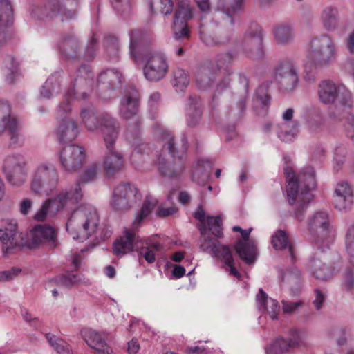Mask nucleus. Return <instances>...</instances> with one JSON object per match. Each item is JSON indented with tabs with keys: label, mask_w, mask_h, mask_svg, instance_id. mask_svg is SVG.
Returning <instances> with one entry per match:
<instances>
[{
	"label": "nucleus",
	"mask_w": 354,
	"mask_h": 354,
	"mask_svg": "<svg viewBox=\"0 0 354 354\" xmlns=\"http://www.w3.org/2000/svg\"><path fill=\"white\" fill-rule=\"evenodd\" d=\"M32 17L39 19L53 18L58 14L62 15V20L73 19L76 16L75 10L62 8L59 0H46L44 5H32L30 8Z\"/></svg>",
	"instance_id": "18"
},
{
	"label": "nucleus",
	"mask_w": 354,
	"mask_h": 354,
	"mask_svg": "<svg viewBox=\"0 0 354 354\" xmlns=\"http://www.w3.org/2000/svg\"><path fill=\"white\" fill-rule=\"evenodd\" d=\"M19 272L20 270L18 268H12L9 270L0 272V281L10 279L14 276L17 275Z\"/></svg>",
	"instance_id": "61"
},
{
	"label": "nucleus",
	"mask_w": 354,
	"mask_h": 354,
	"mask_svg": "<svg viewBox=\"0 0 354 354\" xmlns=\"http://www.w3.org/2000/svg\"><path fill=\"white\" fill-rule=\"evenodd\" d=\"M140 198L138 189L133 185L122 183L113 191L111 205L115 210L125 211L136 205Z\"/></svg>",
	"instance_id": "17"
},
{
	"label": "nucleus",
	"mask_w": 354,
	"mask_h": 354,
	"mask_svg": "<svg viewBox=\"0 0 354 354\" xmlns=\"http://www.w3.org/2000/svg\"><path fill=\"white\" fill-rule=\"evenodd\" d=\"M2 169L10 185L20 187L27 179L28 160L21 154L8 155L3 160Z\"/></svg>",
	"instance_id": "13"
},
{
	"label": "nucleus",
	"mask_w": 354,
	"mask_h": 354,
	"mask_svg": "<svg viewBox=\"0 0 354 354\" xmlns=\"http://www.w3.org/2000/svg\"><path fill=\"white\" fill-rule=\"evenodd\" d=\"M186 114L189 126L194 127L199 122L201 117V109L200 100L198 97L194 96L189 98L186 107Z\"/></svg>",
	"instance_id": "36"
},
{
	"label": "nucleus",
	"mask_w": 354,
	"mask_h": 354,
	"mask_svg": "<svg viewBox=\"0 0 354 354\" xmlns=\"http://www.w3.org/2000/svg\"><path fill=\"white\" fill-rule=\"evenodd\" d=\"M256 302L259 310L266 311L272 319L278 318L280 311V306L278 301L268 297V295L262 289H259V292L256 295Z\"/></svg>",
	"instance_id": "28"
},
{
	"label": "nucleus",
	"mask_w": 354,
	"mask_h": 354,
	"mask_svg": "<svg viewBox=\"0 0 354 354\" xmlns=\"http://www.w3.org/2000/svg\"><path fill=\"white\" fill-rule=\"evenodd\" d=\"M59 47L63 56L68 59L75 57L78 48V42L73 37H67L61 41Z\"/></svg>",
	"instance_id": "45"
},
{
	"label": "nucleus",
	"mask_w": 354,
	"mask_h": 354,
	"mask_svg": "<svg viewBox=\"0 0 354 354\" xmlns=\"http://www.w3.org/2000/svg\"><path fill=\"white\" fill-rule=\"evenodd\" d=\"M13 116L10 105L7 102H0V136L6 131V127Z\"/></svg>",
	"instance_id": "47"
},
{
	"label": "nucleus",
	"mask_w": 354,
	"mask_h": 354,
	"mask_svg": "<svg viewBox=\"0 0 354 354\" xmlns=\"http://www.w3.org/2000/svg\"><path fill=\"white\" fill-rule=\"evenodd\" d=\"M99 167L97 164H93L90 167H88L82 174L79 181L77 183H87L93 181L98 172ZM81 187V185H80Z\"/></svg>",
	"instance_id": "52"
},
{
	"label": "nucleus",
	"mask_w": 354,
	"mask_h": 354,
	"mask_svg": "<svg viewBox=\"0 0 354 354\" xmlns=\"http://www.w3.org/2000/svg\"><path fill=\"white\" fill-rule=\"evenodd\" d=\"M129 55L138 62L143 58V75L150 82H158L165 77L168 71V64L164 55L158 51H145L151 41L150 35L140 29L129 31Z\"/></svg>",
	"instance_id": "2"
},
{
	"label": "nucleus",
	"mask_w": 354,
	"mask_h": 354,
	"mask_svg": "<svg viewBox=\"0 0 354 354\" xmlns=\"http://www.w3.org/2000/svg\"><path fill=\"white\" fill-rule=\"evenodd\" d=\"M317 96L319 102L325 105L335 104L330 109L337 113L346 111L348 101L351 99V93L341 84L330 80H322L317 85Z\"/></svg>",
	"instance_id": "7"
},
{
	"label": "nucleus",
	"mask_w": 354,
	"mask_h": 354,
	"mask_svg": "<svg viewBox=\"0 0 354 354\" xmlns=\"http://www.w3.org/2000/svg\"><path fill=\"white\" fill-rule=\"evenodd\" d=\"M342 286L346 291L354 290V270L353 268L346 270L343 276Z\"/></svg>",
	"instance_id": "54"
},
{
	"label": "nucleus",
	"mask_w": 354,
	"mask_h": 354,
	"mask_svg": "<svg viewBox=\"0 0 354 354\" xmlns=\"http://www.w3.org/2000/svg\"><path fill=\"white\" fill-rule=\"evenodd\" d=\"M239 48L242 53L252 59H260L264 57L263 47V30L257 24L251 25L245 32Z\"/></svg>",
	"instance_id": "15"
},
{
	"label": "nucleus",
	"mask_w": 354,
	"mask_h": 354,
	"mask_svg": "<svg viewBox=\"0 0 354 354\" xmlns=\"http://www.w3.org/2000/svg\"><path fill=\"white\" fill-rule=\"evenodd\" d=\"M59 182V175L55 165L45 161L39 163L31 174L30 187L36 194L47 195L57 188Z\"/></svg>",
	"instance_id": "9"
},
{
	"label": "nucleus",
	"mask_w": 354,
	"mask_h": 354,
	"mask_svg": "<svg viewBox=\"0 0 354 354\" xmlns=\"http://www.w3.org/2000/svg\"><path fill=\"white\" fill-rule=\"evenodd\" d=\"M346 48L350 54L354 55V30L346 38Z\"/></svg>",
	"instance_id": "64"
},
{
	"label": "nucleus",
	"mask_w": 354,
	"mask_h": 354,
	"mask_svg": "<svg viewBox=\"0 0 354 354\" xmlns=\"http://www.w3.org/2000/svg\"><path fill=\"white\" fill-rule=\"evenodd\" d=\"M337 55V49L330 35L322 34L313 37L310 40L303 65L304 79L307 82H314L318 70L331 64Z\"/></svg>",
	"instance_id": "4"
},
{
	"label": "nucleus",
	"mask_w": 354,
	"mask_h": 354,
	"mask_svg": "<svg viewBox=\"0 0 354 354\" xmlns=\"http://www.w3.org/2000/svg\"><path fill=\"white\" fill-rule=\"evenodd\" d=\"M20 236L16 220L6 218L0 221V241L6 245V253L9 250L21 245L18 240Z\"/></svg>",
	"instance_id": "23"
},
{
	"label": "nucleus",
	"mask_w": 354,
	"mask_h": 354,
	"mask_svg": "<svg viewBox=\"0 0 354 354\" xmlns=\"http://www.w3.org/2000/svg\"><path fill=\"white\" fill-rule=\"evenodd\" d=\"M32 207V201L28 198H24L20 203V212L24 214H28Z\"/></svg>",
	"instance_id": "62"
},
{
	"label": "nucleus",
	"mask_w": 354,
	"mask_h": 354,
	"mask_svg": "<svg viewBox=\"0 0 354 354\" xmlns=\"http://www.w3.org/2000/svg\"><path fill=\"white\" fill-rule=\"evenodd\" d=\"M59 75L56 73L50 76L42 86L41 89V96L44 98L49 99L59 91Z\"/></svg>",
	"instance_id": "43"
},
{
	"label": "nucleus",
	"mask_w": 354,
	"mask_h": 354,
	"mask_svg": "<svg viewBox=\"0 0 354 354\" xmlns=\"http://www.w3.org/2000/svg\"><path fill=\"white\" fill-rule=\"evenodd\" d=\"M157 203V200L151 196L146 198L140 212L137 214L133 221L132 229H125L124 235L114 243L113 250L115 255L122 256L133 250V243L136 239L135 230L138 227L144 218L150 214Z\"/></svg>",
	"instance_id": "10"
},
{
	"label": "nucleus",
	"mask_w": 354,
	"mask_h": 354,
	"mask_svg": "<svg viewBox=\"0 0 354 354\" xmlns=\"http://www.w3.org/2000/svg\"><path fill=\"white\" fill-rule=\"evenodd\" d=\"M199 230L201 233L199 239L201 250L223 261L225 270L229 272L231 275L239 278L241 274L234 266V261L229 247L221 245L217 239L207 236L205 227H200Z\"/></svg>",
	"instance_id": "11"
},
{
	"label": "nucleus",
	"mask_w": 354,
	"mask_h": 354,
	"mask_svg": "<svg viewBox=\"0 0 354 354\" xmlns=\"http://www.w3.org/2000/svg\"><path fill=\"white\" fill-rule=\"evenodd\" d=\"M84 149L79 145H70L63 147L59 151V160L61 167L66 171H74L84 162Z\"/></svg>",
	"instance_id": "22"
},
{
	"label": "nucleus",
	"mask_w": 354,
	"mask_h": 354,
	"mask_svg": "<svg viewBox=\"0 0 354 354\" xmlns=\"http://www.w3.org/2000/svg\"><path fill=\"white\" fill-rule=\"evenodd\" d=\"M272 244L276 250L287 248L292 261H295L294 248L290 243L287 233L283 230H278L272 236Z\"/></svg>",
	"instance_id": "41"
},
{
	"label": "nucleus",
	"mask_w": 354,
	"mask_h": 354,
	"mask_svg": "<svg viewBox=\"0 0 354 354\" xmlns=\"http://www.w3.org/2000/svg\"><path fill=\"white\" fill-rule=\"evenodd\" d=\"M252 228L242 230L241 232L242 239H239L234 245V249L240 258L246 263H251L256 256L255 241L250 239Z\"/></svg>",
	"instance_id": "24"
},
{
	"label": "nucleus",
	"mask_w": 354,
	"mask_h": 354,
	"mask_svg": "<svg viewBox=\"0 0 354 354\" xmlns=\"http://www.w3.org/2000/svg\"><path fill=\"white\" fill-rule=\"evenodd\" d=\"M12 8L9 0H0V46L6 42L5 29L13 21Z\"/></svg>",
	"instance_id": "31"
},
{
	"label": "nucleus",
	"mask_w": 354,
	"mask_h": 354,
	"mask_svg": "<svg viewBox=\"0 0 354 354\" xmlns=\"http://www.w3.org/2000/svg\"><path fill=\"white\" fill-rule=\"evenodd\" d=\"M315 298L313 301V304L315 306V308L317 310H319L322 308L323 304L325 301L326 294L324 291L319 289H315L314 291Z\"/></svg>",
	"instance_id": "59"
},
{
	"label": "nucleus",
	"mask_w": 354,
	"mask_h": 354,
	"mask_svg": "<svg viewBox=\"0 0 354 354\" xmlns=\"http://www.w3.org/2000/svg\"><path fill=\"white\" fill-rule=\"evenodd\" d=\"M320 21L326 30H335L339 21L337 8L331 5L324 6L320 12Z\"/></svg>",
	"instance_id": "33"
},
{
	"label": "nucleus",
	"mask_w": 354,
	"mask_h": 354,
	"mask_svg": "<svg viewBox=\"0 0 354 354\" xmlns=\"http://www.w3.org/2000/svg\"><path fill=\"white\" fill-rule=\"evenodd\" d=\"M343 118H346V136L354 141V114L343 112L336 113L335 110L329 112L328 118L331 122H337L342 120Z\"/></svg>",
	"instance_id": "39"
},
{
	"label": "nucleus",
	"mask_w": 354,
	"mask_h": 354,
	"mask_svg": "<svg viewBox=\"0 0 354 354\" xmlns=\"http://www.w3.org/2000/svg\"><path fill=\"white\" fill-rule=\"evenodd\" d=\"M54 281L58 286L67 288H71L80 284H90L89 280L85 278L83 275L74 274L70 272L56 277L54 279Z\"/></svg>",
	"instance_id": "35"
},
{
	"label": "nucleus",
	"mask_w": 354,
	"mask_h": 354,
	"mask_svg": "<svg viewBox=\"0 0 354 354\" xmlns=\"http://www.w3.org/2000/svg\"><path fill=\"white\" fill-rule=\"evenodd\" d=\"M83 196L79 183L68 189H63L53 198L46 200L36 212L33 218L37 221H44L47 216H54L59 212L71 209Z\"/></svg>",
	"instance_id": "6"
},
{
	"label": "nucleus",
	"mask_w": 354,
	"mask_h": 354,
	"mask_svg": "<svg viewBox=\"0 0 354 354\" xmlns=\"http://www.w3.org/2000/svg\"><path fill=\"white\" fill-rule=\"evenodd\" d=\"M346 251L351 257H354V225L351 226L345 238Z\"/></svg>",
	"instance_id": "53"
},
{
	"label": "nucleus",
	"mask_w": 354,
	"mask_h": 354,
	"mask_svg": "<svg viewBox=\"0 0 354 354\" xmlns=\"http://www.w3.org/2000/svg\"><path fill=\"white\" fill-rule=\"evenodd\" d=\"M81 334L88 346L94 349L97 354H111L112 352L102 334L91 328L82 329Z\"/></svg>",
	"instance_id": "27"
},
{
	"label": "nucleus",
	"mask_w": 354,
	"mask_h": 354,
	"mask_svg": "<svg viewBox=\"0 0 354 354\" xmlns=\"http://www.w3.org/2000/svg\"><path fill=\"white\" fill-rule=\"evenodd\" d=\"M177 8L174 19V35L175 39H181L189 38V31L187 28V21L192 17V9L189 0H176Z\"/></svg>",
	"instance_id": "20"
},
{
	"label": "nucleus",
	"mask_w": 354,
	"mask_h": 354,
	"mask_svg": "<svg viewBox=\"0 0 354 354\" xmlns=\"http://www.w3.org/2000/svg\"><path fill=\"white\" fill-rule=\"evenodd\" d=\"M353 190L346 181L339 182L334 190L333 203L336 209L342 211L350 208L353 203Z\"/></svg>",
	"instance_id": "26"
},
{
	"label": "nucleus",
	"mask_w": 354,
	"mask_h": 354,
	"mask_svg": "<svg viewBox=\"0 0 354 354\" xmlns=\"http://www.w3.org/2000/svg\"><path fill=\"white\" fill-rule=\"evenodd\" d=\"M232 35V31L230 30L227 34H225L224 32H221L218 38H214L209 35H206L201 30H200V37L201 40L207 46H209L227 44L231 40Z\"/></svg>",
	"instance_id": "46"
},
{
	"label": "nucleus",
	"mask_w": 354,
	"mask_h": 354,
	"mask_svg": "<svg viewBox=\"0 0 354 354\" xmlns=\"http://www.w3.org/2000/svg\"><path fill=\"white\" fill-rule=\"evenodd\" d=\"M160 245L158 242L151 240H146L144 245L138 249V254L149 263H153L156 260L155 253L160 250Z\"/></svg>",
	"instance_id": "42"
},
{
	"label": "nucleus",
	"mask_w": 354,
	"mask_h": 354,
	"mask_svg": "<svg viewBox=\"0 0 354 354\" xmlns=\"http://www.w3.org/2000/svg\"><path fill=\"white\" fill-rule=\"evenodd\" d=\"M274 79L281 91L292 92L299 83L297 64L290 59L282 61L275 68Z\"/></svg>",
	"instance_id": "16"
},
{
	"label": "nucleus",
	"mask_w": 354,
	"mask_h": 354,
	"mask_svg": "<svg viewBox=\"0 0 354 354\" xmlns=\"http://www.w3.org/2000/svg\"><path fill=\"white\" fill-rule=\"evenodd\" d=\"M302 305L303 302L301 300L297 301H282V309L285 313H293Z\"/></svg>",
	"instance_id": "56"
},
{
	"label": "nucleus",
	"mask_w": 354,
	"mask_h": 354,
	"mask_svg": "<svg viewBox=\"0 0 354 354\" xmlns=\"http://www.w3.org/2000/svg\"><path fill=\"white\" fill-rule=\"evenodd\" d=\"M302 333L297 329L290 331V337L288 339L279 338L266 349V354H283L290 349L298 347L302 340Z\"/></svg>",
	"instance_id": "25"
},
{
	"label": "nucleus",
	"mask_w": 354,
	"mask_h": 354,
	"mask_svg": "<svg viewBox=\"0 0 354 354\" xmlns=\"http://www.w3.org/2000/svg\"><path fill=\"white\" fill-rule=\"evenodd\" d=\"M44 244H48L50 248H55L57 245L55 230L49 225H36L30 230L26 245L30 249H34Z\"/></svg>",
	"instance_id": "21"
},
{
	"label": "nucleus",
	"mask_w": 354,
	"mask_h": 354,
	"mask_svg": "<svg viewBox=\"0 0 354 354\" xmlns=\"http://www.w3.org/2000/svg\"><path fill=\"white\" fill-rule=\"evenodd\" d=\"M8 133L10 138V145L13 147L21 146L24 142V136L22 133L21 127L18 122L16 117L14 115L6 127V131Z\"/></svg>",
	"instance_id": "38"
},
{
	"label": "nucleus",
	"mask_w": 354,
	"mask_h": 354,
	"mask_svg": "<svg viewBox=\"0 0 354 354\" xmlns=\"http://www.w3.org/2000/svg\"><path fill=\"white\" fill-rule=\"evenodd\" d=\"M159 9L160 11L167 15L171 12L173 10L172 0H153L151 3V9Z\"/></svg>",
	"instance_id": "51"
},
{
	"label": "nucleus",
	"mask_w": 354,
	"mask_h": 354,
	"mask_svg": "<svg viewBox=\"0 0 354 354\" xmlns=\"http://www.w3.org/2000/svg\"><path fill=\"white\" fill-rule=\"evenodd\" d=\"M348 328L347 327H340L337 330V335H339V337L337 339V343L339 345H344L347 342L346 335L348 333Z\"/></svg>",
	"instance_id": "63"
},
{
	"label": "nucleus",
	"mask_w": 354,
	"mask_h": 354,
	"mask_svg": "<svg viewBox=\"0 0 354 354\" xmlns=\"http://www.w3.org/2000/svg\"><path fill=\"white\" fill-rule=\"evenodd\" d=\"M308 230L312 241L329 243L330 223L328 214L325 212H317L308 221Z\"/></svg>",
	"instance_id": "19"
},
{
	"label": "nucleus",
	"mask_w": 354,
	"mask_h": 354,
	"mask_svg": "<svg viewBox=\"0 0 354 354\" xmlns=\"http://www.w3.org/2000/svg\"><path fill=\"white\" fill-rule=\"evenodd\" d=\"M277 136L285 142L293 141L299 133V124L297 122H282L277 126Z\"/></svg>",
	"instance_id": "37"
},
{
	"label": "nucleus",
	"mask_w": 354,
	"mask_h": 354,
	"mask_svg": "<svg viewBox=\"0 0 354 354\" xmlns=\"http://www.w3.org/2000/svg\"><path fill=\"white\" fill-rule=\"evenodd\" d=\"M111 2L114 9L121 14L127 13L131 10L130 0H111Z\"/></svg>",
	"instance_id": "55"
},
{
	"label": "nucleus",
	"mask_w": 354,
	"mask_h": 354,
	"mask_svg": "<svg viewBox=\"0 0 354 354\" xmlns=\"http://www.w3.org/2000/svg\"><path fill=\"white\" fill-rule=\"evenodd\" d=\"M121 74L117 70H106L99 75L98 86L102 88L107 87L113 89L115 84L121 82Z\"/></svg>",
	"instance_id": "40"
},
{
	"label": "nucleus",
	"mask_w": 354,
	"mask_h": 354,
	"mask_svg": "<svg viewBox=\"0 0 354 354\" xmlns=\"http://www.w3.org/2000/svg\"><path fill=\"white\" fill-rule=\"evenodd\" d=\"M257 98L263 106H268L270 103V97L267 89L264 86H260L257 90Z\"/></svg>",
	"instance_id": "57"
},
{
	"label": "nucleus",
	"mask_w": 354,
	"mask_h": 354,
	"mask_svg": "<svg viewBox=\"0 0 354 354\" xmlns=\"http://www.w3.org/2000/svg\"><path fill=\"white\" fill-rule=\"evenodd\" d=\"M189 75L184 70L177 68L174 71L172 84L177 92L183 91L189 85Z\"/></svg>",
	"instance_id": "48"
},
{
	"label": "nucleus",
	"mask_w": 354,
	"mask_h": 354,
	"mask_svg": "<svg viewBox=\"0 0 354 354\" xmlns=\"http://www.w3.org/2000/svg\"><path fill=\"white\" fill-rule=\"evenodd\" d=\"M177 207L174 205L169 207H165V205H161L158 207L157 214L161 217H166L174 214L175 213L177 212Z\"/></svg>",
	"instance_id": "60"
},
{
	"label": "nucleus",
	"mask_w": 354,
	"mask_h": 354,
	"mask_svg": "<svg viewBox=\"0 0 354 354\" xmlns=\"http://www.w3.org/2000/svg\"><path fill=\"white\" fill-rule=\"evenodd\" d=\"M93 77L94 75L90 67L88 65L82 66L77 71L72 90L65 93L64 101L58 106L57 114L63 118L56 130V136L61 143L72 142L80 133L77 121L73 118L64 117V115L71 111L72 100H85L88 97L93 88Z\"/></svg>",
	"instance_id": "1"
},
{
	"label": "nucleus",
	"mask_w": 354,
	"mask_h": 354,
	"mask_svg": "<svg viewBox=\"0 0 354 354\" xmlns=\"http://www.w3.org/2000/svg\"><path fill=\"white\" fill-rule=\"evenodd\" d=\"M119 132L114 130H106L104 133V145L106 152L104 155L102 164L104 171L107 176H113L120 171L124 166L123 154L116 151L115 145Z\"/></svg>",
	"instance_id": "12"
},
{
	"label": "nucleus",
	"mask_w": 354,
	"mask_h": 354,
	"mask_svg": "<svg viewBox=\"0 0 354 354\" xmlns=\"http://www.w3.org/2000/svg\"><path fill=\"white\" fill-rule=\"evenodd\" d=\"M46 338L58 354H72L71 346L62 339L50 333L46 334Z\"/></svg>",
	"instance_id": "44"
},
{
	"label": "nucleus",
	"mask_w": 354,
	"mask_h": 354,
	"mask_svg": "<svg viewBox=\"0 0 354 354\" xmlns=\"http://www.w3.org/2000/svg\"><path fill=\"white\" fill-rule=\"evenodd\" d=\"M285 163L284 174L286 177V194L290 205H295L297 209L296 218L301 221L304 216L299 212L304 209L313 198L310 190L316 187L315 171L313 167H308L296 176L295 175L291 160L288 156L283 157Z\"/></svg>",
	"instance_id": "3"
},
{
	"label": "nucleus",
	"mask_w": 354,
	"mask_h": 354,
	"mask_svg": "<svg viewBox=\"0 0 354 354\" xmlns=\"http://www.w3.org/2000/svg\"><path fill=\"white\" fill-rule=\"evenodd\" d=\"M324 126V122L322 118H312L308 122V129L311 133L320 131Z\"/></svg>",
	"instance_id": "58"
},
{
	"label": "nucleus",
	"mask_w": 354,
	"mask_h": 354,
	"mask_svg": "<svg viewBox=\"0 0 354 354\" xmlns=\"http://www.w3.org/2000/svg\"><path fill=\"white\" fill-rule=\"evenodd\" d=\"M99 221L96 209L91 205H84L72 213L66 223V230L73 239L83 241L95 232Z\"/></svg>",
	"instance_id": "5"
},
{
	"label": "nucleus",
	"mask_w": 354,
	"mask_h": 354,
	"mask_svg": "<svg viewBox=\"0 0 354 354\" xmlns=\"http://www.w3.org/2000/svg\"><path fill=\"white\" fill-rule=\"evenodd\" d=\"M308 270L316 279L327 280L333 277L335 269L326 266L319 259L310 260L308 264Z\"/></svg>",
	"instance_id": "34"
},
{
	"label": "nucleus",
	"mask_w": 354,
	"mask_h": 354,
	"mask_svg": "<svg viewBox=\"0 0 354 354\" xmlns=\"http://www.w3.org/2000/svg\"><path fill=\"white\" fill-rule=\"evenodd\" d=\"M158 136L163 142V149L156 160L158 169L165 176H177L183 171L184 166L181 158H176L173 138L169 132L162 129L158 132Z\"/></svg>",
	"instance_id": "8"
},
{
	"label": "nucleus",
	"mask_w": 354,
	"mask_h": 354,
	"mask_svg": "<svg viewBox=\"0 0 354 354\" xmlns=\"http://www.w3.org/2000/svg\"><path fill=\"white\" fill-rule=\"evenodd\" d=\"M222 219L220 216H207L205 220V223H202L201 227H205L207 231L209 230L217 237L222 236Z\"/></svg>",
	"instance_id": "49"
},
{
	"label": "nucleus",
	"mask_w": 354,
	"mask_h": 354,
	"mask_svg": "<svg viewBox=\"0 0 354 354\" xmlns=\"http://www.w3.org/2000/svg\"><path fill=\"white\" fill-rule=\"evenodd\" d=\"M138 109V93L135 89L127 93L121 100L120 114L124 119H130L136 115Z\"/></svg>",
	"instance_id": "30"
},
{
	"label": "nucleus",
	"mask_w": 354,
	"mask_h": 354,
	"mask_svg": "<svg viewBox=\"0 0 354 354\" xmlns=\"http://www.w3.org/2000/svg\"><path fill=\"white\" fill-rule=\"evenodd\" d=\"M295 37L292 26L288 24H281L273 28L274 42L279 46H288L292 44Z\"/></svg>",
	"instance_id": "32"
},
{
	"label": "nucleus",
	"mask_w": 354,
	"mask_h": 354,
	"mask_svg": "<svg viewBox=\"0 0 354 354\" xmlns=\"http://www.w3.org/2000/svg\"><path fill=\"white\" fill-rule=\"evenodd\" d=\"M301 278V272L297 268H292L288 270L283 276L282 280L288 283L291 286H297Z\"/></svg>",
	"instance_id": "50"
},
{
	"label": "nucleus",
	"mask_w": 354,
	"mask_h": 354,
	"mask_svg": "<svg viewBox=\"0 0 354 354\" xmlns=\"http://www.w3.org/2000/svg\"><path fill=\"white\" fill-rule=\"evenodd\" d=\"M80 117L83 125L89 131H94L101 127L104 140L106 130L119 132V124L116 120L106 113H97L93 107L82 109Z\"/></svg>",
	"instance_id": "14"
},
{
	"label": "nucleus",
	"mask_w": 354,
	"mask_h": 354,
	"mask_svg": "<svg viewBox=\"0 0 354 354\" xmlns=\"http://www.w3.org/2000/svg\"><path fill=\"white\" fill-rule=\"evenodd\" d=\"M216 7L224 16L225 24L233 25L232 15L242 11L243 0H216Z\"/></svg>",
	"instance_id": "29"
}]
</instances>
